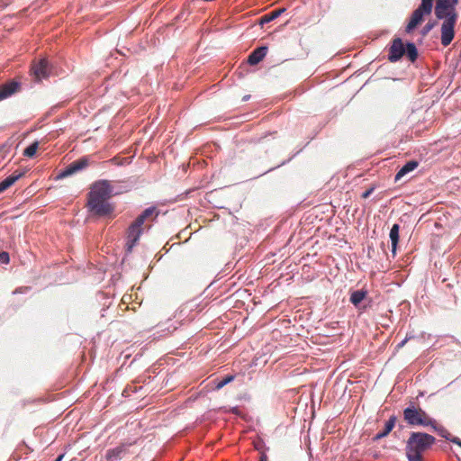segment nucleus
I'll use <instances>...</instances> for the list:
<instances>
[{
    "instance_id": "17",
    "label": "nucleus",
    "mask_w": 461,
    "mask_h": 461,
    "mask_svg": "<svg viewBox=\"0 0 461 461\" xmlns=\"http://www.w3.org/2000/svg\"><path fill=\"white\" fill-rule=\"evenodd\" d=\"M366 295L367 292L366 290L361 289L353 291L350 294L349 301L354 306L359 309H365L366 307H360V303L366 297Z\"/></svg>"
},
{
    "instance_id": "30",
    "label": "nucleus",
    "mask_w": 461,
    "mask_h": 461,
    "mask_svg": "<svg viewBox=\"0 0 461 461\" xmlns=\"http://www.w3.org/2000/svg\"><path fill=\"white\" fill-rule=\"evenodd\" d=\"M64 457V455H59L55 461H61L62 458Z\"/></svg>"
},
{
    "instance_id": "18",
    "label": "nucleus",
    "mask_w": 461,
    "mask_h": 461,
    "mask_svg": "<svg viewBox=\"0 0 461 461\" xmlns=\"http://www.w3.org/2000/svg\"><path fill=\"white\" fill-rule=\"evenodd\" d=\"M399 230L398 224H393L390 230V240L392 241V253L393 256L396 254L397 244L399 242Z\"/></svg>"
},
{
    "instance_id": "25",
    "label": "nucleus",
    "mask_w": 461,
    "mask_h": 461,
    "mask_svg": "<svg viewBox=\"0 0 461 461\" xmlns=\"http://www.w3.org/2000/svg\"><path fill=\"white\" fill-rule=\"evenodd\" d=\"M10 261L9 254L5 251H0V264H8Z\"/></svg>"
},
{
    "instance_id": "21",
    "label": "nucleus",
    "mask_w": 461,
    "mask_h": 461,
    "mask_svg": "<svg viewBox=\"0 0 461 461\" xmlns=\"http://www.w3.org/2000/svg\"><path fill=\"white\" fill-rule=\"evenodd\" d=\"M429 427L436 432H438V434L442 437V438H445L446 439H448L450 440L451 438H449L450 436V433L448 432V430L447 429H445L443 426L438 424L437 420H435V423L433 425H429Z\"/></svg>"
},
{
    "instance_id": "2",
    "label": "nucleus",
    "mask_w": 461,
    "mask_h": 461,
    "mask_svg": "<svg viewBox=\"0 0 461 461\" xmlns=\"http://www.w3.org/2000/svg\"><path fill=\"white\" fill-rule=\"evenodd\" d=\"M158 212L156 207L145 209L127 229L126 247L127 251L131 252L133 247L138 243L140 235L145 228H149L152 221L158 217Z\"/></svg>"
},
{
    "instance_id": "14",
    "label": "nucleus",
    "mask_w": 461,
    "mask_h": 461,
    "mask_svg": "<svg viewBox=\"0 0 461 461\" xmlns=\"http://www.w3.org/2000/svg\"><path fill=\"white\" fill-rule=\"evenodd\" d=\"M24 175V172L14 171L12 175L7 176L5 180L0 182V193L5 191L12 186L19 178Z\"/></svg>"
},
{
    "instance_id": "5",
    "label": "nucleus",
    "mask_w": 461,
    "mask_h": 461,
    "mask_svg": "<svg viewBox=\"0 0 461 461\" xmlns=\"http://www.w3.org/2000/svg\"><path fill=\"white\" fill-rule=\"evenodd\" d=\"M433 8V0H421V4L413 11L409 23L406 25L405 32H411L423 21L424 17L429 15Z\"/></svg>"
},
{
    "instance_id": "4",
    "label": "nucleus",
    "mask_w": 461,
    "mask_h": 461,
    "mask_svg": "<svg viewBox=\"0 0 461 461\" xmlns=\"http://www.w3.org/2000/svg\"><path fill=\"white\" fill-rule=\"evenodd\" d=\"M403 420L411 427H429L435 423L434 419L413 403L403 410Z\"/></svg>"
},
{
    "instance_id": "3",
    "label": "nucleus",
    "mask_w": 461,
    "mask_h": 461,
    "mask_svg": "<svg viewBox=\"0 0 461 461\" xmlns=\"http://www.w3.org/2000/svg\"><path fill=\"white\" fill-rule=\"evenodd\" d=\"M436 442L435 437L425 432H411L406 442L408 461H422V455Z\"/></svg>"
},
{
    "instance_id": "27",
    "label": "nucleus",
    "mask_w": 461,
    "mask_h": 461,
    "mask_svg": "<svg viewBox=\"0 0 461 461\" xmlns=\"http://www.w3.org/2000/svg\"><path fill=\"white\" fill-rule=\"evenodd\" d=\"M258 461H268V456L265 451L260 452L259 460Z\"/></svg>"
},
{
    "instance_id": "8",
    "label": "nucleus",
    "mask_w": 461,
    "mask_h": 461,
    "mask_svg": "<svg viewBox=\"0 0 461 461\" xmlns=\"http://www.w3.org/2000/svg\"><path fill=\"white\" fill-rule=\"evenodd\" d=\"M31 72L36 81H41L43 78H47L50 73L48 59H41L34 62L32 66Z\"/></svg>"
},
{
    "instance_id": "29",
    "label": "nucleus",
    "mask_w": 461,
    "mask_h": 461,
    "mask_svg": "<svg viewBox=\"0 0 461 461\" xmlns=\"http://www.w3.org/2000/svg\"><path fill=\"white\" fill-rule=\"evenodd\" d=\"M450 441L461 447V440L458 438L454 437L450 439Z\"/></svg>"
},
{
    "instance_id": "1",
    "label": "nucleus",
    "mask_w": 461,
    "mask_h": 461,
    "mask_svg": "<svg viewBox=\"0 0 461 461\" xmlns=\"http://www.w3.org/2000/svg\"><path fill=\"white\" fill-rule=\"evenodd\" d=\"M112 193L113 187L108 180H100L94 183L87 195L86 205L88 210L99 217L112 214L114 208L108 203Z\"/></svg>"
},
{
    "instance_id": "28",
    "label": "nucleus",
    "mask_w": 461,
    "mask_h": 461,
    "mask_svg": "<svg viewBox=\"0 0 461 461\" xmlns=\"http://www.w3.org/2000/svg\"><path fill=\"white\" fill-rule=\"evenodd\" d=\"M408 340V338H405L402 342H400L397 346H396V349L399 350L400 348H402L405 343L407 342Z\"/></svg>"
},
{
    "instance_id": "7",
    "label": "nucleus",
    "mask_w": 461,
    "mask_h": 461,
    "mask_svg": "<svg viewBox=\"0 0 461 461\" xmlns=\"http://www.w3.org/2000/svg\"><path fill=\"white\" fill-rule=\"evenodd\" d=\"M458 0H437L435 6V15L438 19L447 18L453 14H457L456 5Z\"/></svg>"
},
{
    "instance_id": "11",
    "label": "nucleus",
    "mask_w": 461,
    "mask_h": 461,
    "mask_svg": "<svg viewBox=\"0 0 461 461\" xmlns=\"http://www.w3.org/2000/svg\"><path fill=\"white\" fill-rule=\"evenodd\" d=\"M21 91V84L15 80L0 85V101L5 100Z\"/></svg>"
},
{
    "instance_id": "26",
    "label": "nucleus",
    "mask_w": 461,
    "mask_h": 461,
    "mask_svg": "<svg viewBox=\"0 0 461 461\" xmlns=\"http://www.w3.org/2000/svg\"><path fill=\"white\" fill-rule=\"evenodd\" d=\"M374 187H371L369 189H367L366 191H365L363 194H362V198L363 199H366L367 197H369V195L374 192Z\"/></svg>"
},
{
    "instance_id": "15",
    "label": "nucleus",
    "mask_w": 461,
    "mask_h": 461,
    "mask_svg": "<svg viewBox=\"0 0 461 461\" xmlns=\"http://www.w3.org/2000/svg\"><path fill=\"white\" fill-rule=\"evenodd\" d=\"M395 423H396V417L393 415L385 422L384 429L382 431L378 432L374 437V440H378V439H381V438L386 437L393 430V429L395 426Z\"/></svg>"
},
{
    "instance_id": "22",
    "label": "nucleus",
    "mask_w": 461,
    "mask_h": 461,
    "mask_svg": "<svg viewBox=\"0 0 461 461\" xmlns=\"http://www.w3.org/2000/svg\"><path fill=\"white\" fill-rule=\"evenodd\" d=\"M39 148V142L34 141L23 150V156L27 158H32Z\"/></svg>"
},
{
    "instance_id": "10",
    "label": "nucleus",
    "mask_w": 461,
    "mask_h": 461,
    "mask_svg": "<svg viewBox=\"0 0 461 461\" xmlns=\"http://www.w3.org/2000/svg\"><path fill=\"white\" fill-rule=\"evenodd\" d=\"M88 165V160L86 158H82L78 160H76L69 164L64 170H62L59 175L58 178H65L69 176L84 168H86Z\"/></svg>"
},
{
    "instance_id": "19",
    "label": "nucleus",
    "mask_w": 461,
    "mask_h": 461,
    "mask_svg": "<svg viewBox=\"0 0 461 461\" xmlns=\"http://www.w3.org/2000/svg\"><path fill=\"white\" fill-rule=\"evenodd\" d=\"M405 54L411 62L417 59L418 50L414 43L409 42L406 44Z\"/></svg>"
},
{
    "instance_id": "6",
    "label": "nucleus",
    "mask_w": 461,
    "mask_h": 461,
    "mask_svg": "<svg viewBox=\"0 0 461 461\" xmlns=\"http://www.w3.org/2000/svg\"><path fill=\"white\" fill-rule=\"evenodd\" d=\"M457 18L458 14H453L449 17L441 19L443 22L440 26V42L444 47L448 46L454 40Z\"/></svg>"
},
{
    "instance_id": "20",
    "label": "nucleus",
    "mask_w": 461,
    "mask_h": 461,
    "mask_svg": "<svg viewBox=\"0 0 461 461\" xmlns=\"http://www.w3.org/2000/svg\"><path fill=\"white\" fill-rule=\"evenodd\" d=\"M285 11V9H276V10H274L272 11L271 13L269 14H265L264 16H262L260 18V23L261 24H264V23H269L273 20H275L276 18H277L283 12Z\"/></svg>"
},
{
    "instance_id": "16",
    "label": "nucleus",
    "mask_w": 461,
    "mask_h": 461,
    "mask_svg": "<svg viewBox=\"0 0 461 461\" xmlns=\"http://www.w3.org/2000/svg\"><path fill=\"white\" fill-rule=\"evenodd\" d=\"M419 166V163L416 160L408 161L395 175V182L399 181L402 176L406 174L413 171Z\"/></svg>"
},
{
    "instance_id": "13",
    "label": "nucleus",
    "mask_w": 461,
    "mask_h": 461,
    "mask_svg": "<svg viewBox=\"0 0 461 461\" xmlns=\"http://www.w3.org/2000/svg\"><path fill=\"white\" fill-rule=\"evenodd\" d=\"M267 47L261 46L257 49H255L249 56L248 62L250 65H257L267 55Z\"/></svg>"
},
{
    "instance_id": "24",
    "label": "nucleus",
    "mask_w": 461,
    "mask_h": 461,
    "mask_svg": "<svg viewBox=\"0 0 461 461\" xmlns=\"http://www.w3.org/2000/svg\"><path fill=\"white\" fill-rule=\"evenodd\" d=\"M234 379V376L233 375H227L226 377H224L223 379H221L216 385V389H221L222 388L223 386H225L227 384H229L230 382H231L232 380Z\"/></svg>"
},
{
    "instance_id": "23",
    "label": "nucleus",
    "mask_w": 461,
    "mask_h": 461,
    "mask_svg": "<svg viewBox=\"0 0 461 461\" xmlns=\"http://www.w3.org/2000/svg\"><path fill=\"white\" fill-rule=\"evenodd\" d=\"M436 25V21L428 22L421 30V35L426 36Z\"/></svg>"
},
{
    "instance_id": "31",
    "label": "nucleus",
    "mask_w": 461,
    "mask_h": 461,
    "mask_svg": "<svg viewBox=\"0 0 461 461\" xmlns=\"http://www.w3.org/2000/svg\"><path fill=\"white\" fill-rule=\"evenodd\" d=\"M128 389H129L130 391H132V392H133V391H136V387H135V386H131V385H130V386L128 387Z\"/></svg>"
},
{
    "instance_id": "9",
    "label": "nucleus",
    "mask_w": 461,
    "mask_h": 461,
    "mask_svg": "<svg viewBox=\"0 0 461 461\" xmlns=\"http://www.w3.org/2000/svg\"><path fill=\"white\" fill-rule=\"evenodd\" d=\"M405 54V46L400 38L393 39L389 50H388V59L391 62H396L402 58Z\"/></svg>"
},
{
    "instance_id": "12",
    "label": "nucleus",
    "mask_w": 461,
    "mask_h": 461,
    "mask_svg": "<svg viewBox=\"0 0 461 461\" xmlns=\"http://www.w3.org/2000/svg\"><path fill=\"white\" fill-rule=\"evenodd\" d=\"M126 445H121L113 449H109L106 452L105 457L107 461H118L121 460L126 455Z\"/></svg>"
}]
</instances>
